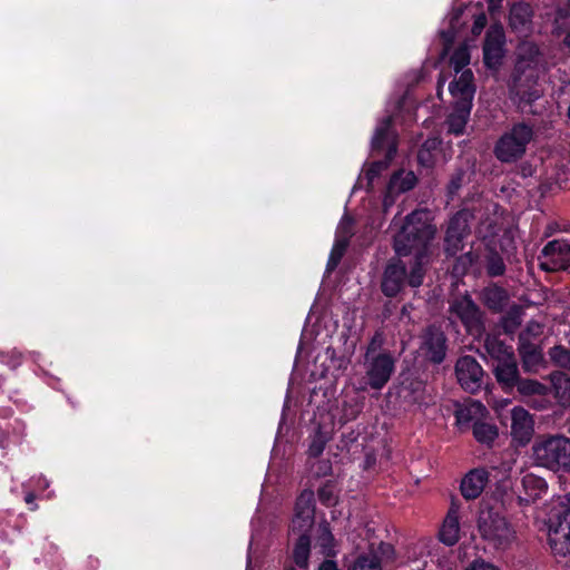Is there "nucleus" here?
Wrapping results in <instances>:
<instances>
[{
  "label": "nucleus",
  "instance_id": "1",
  "mask_svg": "<svg viewBox=\"0 0 570 570\" xmlns=\"http://www.w3.org/2000/svg\"><path fill=\"white\" fill-rule=\"evenodd\" d=\"M436 233L435 225L426 210H414L409 214L401 229L393 239V249L400 257H410V262L428 264L431 242Z\"/></svg>",
  "mask_w": 570,
  "mask_h": 570
},
{
  "label": "nucleus",
  "instance_id": "2",
  "mask_svg": "<svg viewBox=\"0 0 570 570\" xmlns=\"http://www.w3.org/2000/svg\"><path fill=\"white\" fill-rule=\"evenodd\" d=\"M426 268L420 262L403 261V257H392L385 265L381 278V292L389 298L396 297L407 286H422Z\"/></svg>",
  "mask_w": 570,
  "mask_h": 570
},
{
  "label": "nucleus",
  "instance_id": "3",
  "mask_svg": "<svg viewBox=\"0 0 570 570\" xmlns=\"http://www.w3.org/2000/svg\"><path fill=\"white\" fill-rule=\"evenodd\" d=\"M537 465L553 472H570V439L564 435H542L532 445Z\"/></svg>",
  "mask_w": 570,
  "mask_h": 570
},
{
  "label": "nucleus",
  "instance_id": "4",
  "mask_svg": "<svg viewBox=\"0 0 570 570\" xmlns=\"http://www.w3.org/2000/svg\"><path fill=\"white\" fill-rule=\"evenodd\" d=\"M533 138L534 126L532 124L527 121L515 122L497 140L493 150L494 156L501 163H514L524 156L527 147Z\"/></svg>",
  "mask_w": 570,
  "mask_h": 570
},
{
  "label": "nucleus",
  "instance_id": "5",
  "mask_svg": "<svg viewBox=\"0 0 570 570\" xmlns=\"http://www.w3.org/2000/svg\"><path fill=\"white\" fill-rule=\"evenodd\" d=\"M419 355L428 365L439 366L446 360L449 352V338L439 324H429L419 335Z\"/></svg>",
  "mask_w": 570,
  "mask_h": 570
},
{
  "label": "nucleus",
  "instance_id": "6",
  "mask_svg": "<svg viewBox=\"0 0 570 570\" xmlns=\"http://www.w3.org/2000/svg\"><path fill=\"white\" fill-rule=\"evenodd\" d=\"M449 311L463 325L466 333L481 337L485 332V315L472 296L465 292L450 302Z\"/></svg>",
  "mask_w": 570,
  "mask_h": 570
},
{
  "label": "nucleus",
  "instance_id": "7",
  "mask_svg": "<svg viewBox=\"0 0 570 570\" xmlns=\"http://www.w3.org/2000/svg\"><path fill=\"white\" fill-rule=\"evenodd\" d=\"M478 529L482 539L491 542L495 548L508 546L513 535L505 517L494 508L480 511Z\"/></svg>",
  "mask_w": 570,
  "mask_h": 570
},
{
  "label": "nucleus",
  "instance_id": "8",
  "mask_svg": "<svg viewBox=\"0 0 570 570\" xmlns=\"http://www.w3.org/2000/svg\"><path fill=\"white\" fill-rule=\"evenodd\" d=\"M473 214L469 209L458 210L448 223L443 248L446 257L455 256L464 249V240L471 235L470 220Z\"/></svg>",
  "mask_w": 570,
  "mask_h": 570
},
{
  "label": "nucleus",
  "instance_id": "9",
  "mask_svg": "<svg viewBox=\"0 0 570 570\" xmlns=\"http://www.w3.org/2000/svg\"><path fill=\"white\" fill-rule=\"evenodd\" d=\"M505 32L501 22H493L487 30L482 45V61L491 71H499L505 57Z\"/></svg>",
  "mask_w": 570,
  "mask_h": 570
},
{
  "label": "nucleus",
  "instance_id": "10",
  "mask_svg": "<svg viewBox=\"0 0 570 570\" xmlns=\"http://www.w3.org/2000/svg\"><path fill=\"white\" fill-rule=\"evenodd\" d=\"M394 353H382L364 357L365 384L372 390L381 391L391 380L395 371Z\"/></svg>",
  "mask_w": 570,
  "mask_h": 570
},
{
  "label": "nucleus",
  "instance_id": "11",
  "mask_svg": "<svg viewBox=\"0 0 570 570\" xmlns=\"http://www.w3.org/2000/svg\"><path fill=\"white\" fill-rule=\"evenodd\" d=\"M315 494L312 490H304L297 497L294 515L289 524V534L311 535V530L315 524Z\"/></svg>",
  "mask_w": 570,
  "mask_h": 570
},
{
  "label": "nucleus",
  "instance_id": "12",
  "mask_svg": "<svg viewBox=\"0 0 570 570\" xmlns=\"http://www.w3.org/2000/svg\"><path fill=\"white\" fill-rule=\"evenodd\" d=\"M539 267L548 273L567 271L570 268V242L553 239L542 248L539 257Z\"/></svg>",
  "mask_w": 570,
  "mask_h": 570
},
{
  "label": "nucleus",
  "instance_id": "13",
  "mask_svg": "<svg viewBox=\"0 0 570 570\" xmlns=\"http://www.w3.org/2000/svg\"><path fill=\"white\" fill-rule=\"evenodd\" d=\"M454 370L458 383L465 392L475 394L481 391L484 385V371L475 357L460 356Z\"/></svg>",
  "mask_w": 570,
  "mask_h": 570
},
{
  "label": "nucleus",
  "instance_id": "14",
  "mask_svg": "<svg viewBox=\"0 0 570 570\" xmlns=\"http://www.w3.org/2000/svg\"><path fill=\"white\" fill-rule=\"evenodd\" d=\"M397 394L410 404H422L425 400V382L414 368L403 367L399 373Z\"/></svg>",
  "mask_w": 570,
  "mask_h": 570
},
{
  "label": "nucleus",
  "instance_id": "15",
  "mask_svg": "<svg viewBox=\"0 0 570 570\" xmlns=\"http://www.w3.org/2000/svg\"><path fill=\"white\" fill-rule=\"evenodd\" d=\"M533 433L534 422L530 413L521 406L513 407L511 411L512 440L519 446H525L531 441Z\"/></svg>",
  "mask_w": 570,
  "mask_h": 570
},
{
  "label": "nucleus",
  "instance_id": "16",
  "mask_svg": "<svg viewBox=\"0 0 570 570\" xmlns=\"http://www.w3.org/2000/svg\"><path fill=\"white\" fill-rule=\"evenodd\" d=\"M533 9L525 1L511 4L508 16V26L517 36H528L532 30Z\"/></svg>",
  "mask_w": 570,
  "mask_h": 570
},
{
  "label": "nucleus",
  "instance_id": "17",
  "mask_svg": "<svg viewBox=\"0 0 570 570\" xmlns=\"http://www.w3.org/2000/svg\"><path fill=\"white\" fill-rule=\"evenodd\" d=\"M475 90L474 76L471 69L463 70L459 78H455L449 85V91L454 98L455 105L473 107Z\"/></svg>",
  "mask_w": 570,
  "mask_h": 570
},
{
  "label": "nucleus",
  "instance_id": "18",
  "mask_svg": "<svg viewBox=\"0 0 570 570\" xmlns=\"http://www.w3.org/2000/svg\"><path fill=\"white\" fill-rule=\"evenodd\" d=\"M490 473L484 468L470 470L462 479L460 491L465 500H474L481 495L489 482Z\"/></svg>",
  "mask_w": 570,
  "mask_h": 570
},
{
  "label": "nucleus",
  "instance_id": "19",
  "mask_svg": "<svg viewBox=\"0 0 570 570\" xmlns=\"http://www.w3.org/2000/svg\"><path fill=\"white\" fill-rule=\"evenodd\" d=\"M491 366L495 380L502 390L504 392H512L514 390L515 383H518V380L520 379V372L515 356L505 361L492 363Z\"/></svg>",
  "mask_w": 570,
  "mask_h": 570
},
{
  "label": "nucleus",
  "instance_id": "20",
  "mask_svg": "<svg viewBox=\"0 0 570 570\" xmlns=\"http://www.w3.org/2000/svg\"><path fill=\"white\" fill-rule=\"evenodd\" d=\"M510 299L508 291L491 282L480 292V301L493 314L502 313Z\"/></svg>",
  "mask_w": 570,
  "mask_h": 570
},
{
  "label": "nucleus",
  "instance_id": "21",
  "mask_svg": "<svg viewBox=\"0 0 570 570\" xmlns=\"http://www.w3.org/2000/svg\"><path fill=\"white\" fill-rule=\"evenodd\" d=\"M416 184L417 177L413 171L396 170L389 180L384 204L390 197L412 190Z\"/></svg>",
  "mask_w": 570,
  "mask_h": 570
},
{
  "label": "nucleus",
  "instance_id": "22",
  "mask_svg": "<svg viewBox=\"0 0 570 570\" xmlns=\"http://www.w3.org/2000/svg\"><path fill=\"white\" fill-rule=\"evenodd\" d=\"M521 484L525 493V497H517L519 505H528L530 502L540 498L541 494L548 490V484L546 480L532 473L525 474L521 480Z\"/></svg>",
  "mask_w": 570,
  "mask_h": 570
},
{
  "label": "nucleus",
  "instance_id": "23",
  "mask_svg": "<svg viewBox=\"0 0 570 570\" xmlns=\"http://www.w3.org/2000/svg\"><path fill=\"white\" fill-rule=\"evenodd\" d=\"M460 539V523L458 509L452 503L448 514L440 528L439 540L445 546L452 547Z\"/></svg>",
  "mask_w": 570,
  "mask_h": 570
},
{
  "label": "nucleus",
  "instance_id": "24",
  "mask_svg": "<svg viewBox=\"0 0 570 570\" xmlns=\"http://www.w3.org/2000/svg\"><path fill=\"white\" fill-rule=\"evenodd\" d=\"M393 126V118L392 116H386L383 118L377 127L375 128L371 147L373 151L380 153L384 149L386 150L389 146L395 144L396 141L394 139L391 140V129Z\"/></svg>",
  "mask_w": 570,
  "mask_h": 570
},
{
  "label": "nucleus",
  "instance_id": "25",
  "mask_svg": "<svg viewBox=\"0 0 570 570\" xmlns=\"http://www.w3.org/2000/svg\"><path fill=\"white\" fill-rule=\"evenodd\" d=\"M311 548V535L302 534L294 542L292 560L297 570L309 569Z\"/></svg>",
  "mask_w": 570,
  "mask_h": 570
},
{
  "label": "nucleus",
  "instance_id": "26",
  "mask_svg": "<svg viewBox=\"0 0 570 570\" xmlns=\"http://www.w3.org/2000/svg\"><path fill=\"white\" fill-rule=\"evenodd\" d=\"M471 110L472 107L454 104L452 112L446 118L448 131L454 136L463 135Z\"/></svg>",
  "mask_w": 570,
  "mask_h": 570
},
{
  "label": "nucleus",
  "instance_id": "27",
  "mask_svg": "<svg viewBox=\"0 0 570 570\" xmlns=\"http://www.w3.org/2000/svg\"><path fill=\"white\" fill-rule=\"evenodd\" d=\"M518 351L522 360V366L525 371H530L532 367L539 365L542 361V353L540 347L537 344L525 340L522 335L519 338Z\"/></svg>",
  "mask_w": 570,
  "mask_h": 570
},
{
  "label": "nucleus",
  "instance_id": "28",
  "mask_svg": "<svg viewBox=\"0 0 570 570\" xmlns=\"http://www.w3.org/2000/svg\"><path fill=\"white\" fill-rule=\"evenodd\" d=\"M315 540L321 549V553L325 558H334L336 556L335 538L332 533L331 525L326 520L318 523Z\"/></svg>",
  "mask_w": 570,
  "mask_h": 570
},
{
  "label": "nucleus",
  "instance_id": "29",
  "mask_svg": "<svg viewBox=\"0 0 570 570\" xmlns=\"http://www.w3.org/2000/svg\"><path fill=\"white\" fill-rule=\"evenodd\" d=\"M472 434L478 443L490 449L499 436V429L493 423L475 420L472 424Z\"/></svg>",
  "mask_w": 570,
  "mask_h": 570
},
{
  "label": "nucleus",
  "instance_id": "30",
  "mask_svg": "<svg viewBox=\"0 0 570 570\" xmlns=\"http://www.w3.org/2000/svg\"><path fill=\"white\" fill-rule=\"evenodd\" d=\"M442 140L439 137H429L417 150V164L425 168H433Z\"/></svg>",
  "mask_w": 570,
  "mask_h": 570
},
{
  "label": "nucleus",
  "instance_id": "31",
  "mask_svg": "<svg viewBox=\"0 0 570 570\" xmlns=\"http://www.w3.org/2000/svg\"><path fill=\"white\" fill-rule=\"evenodd\" d=\"M348 224V228L344 226V232L346 234V238L344 239H337L331 250L327 264H326V271L333 272L340 264L342 257L344 256L346 248L350 243V238L353 236V233L351 230V226L353 224V219L348 216L345 217Z\"/></svg>",
  "mask_w": 570,
  "mask_h": 570
},
{
  "label": "nucleus",
  "instance_id": "32",
  "mask_svg": "<svg viewBox=\"0 0 570 570\" xmlns=\"http://www.w3.org/2000/svg\"><path fill=\"white\" fill-rule=\"evenodd\" d=\"M454 262L452 264V275L456 278H461L469 274L471 268L479 262V254L474 250H469L461 255L452 256Z\"/></svg>",
  "mask_w": 570,
  "mask_h": 570
},
{
  "label": "nucleus",
  "instance_id": "33",
  "mask_svg": "<svg viewBox=\"0 0 570 570\" xmlns=\"http://www.w3.org/2000/svg\"><path fill=\"white\" fill-rule=\"evenodd\" d=\"M397 150V145L393 144L389 146L385 153V158L382 160H375L370 164L368 168L365 171V178L367 179V184L372 186L373 181L380 177V175L386 170L390 166V163L395 157Z\"/></svg>",
  "mask_w": 570,
  "mask_h": 570
},
{
  "label": "nucleus",
  "instance_id": "34",
  "mask_svg": "<svg viewBox=\"0 0 570 570\" xmlns=\"http://www.w3.org/2000/svg\"><path fill=\"white\" fill-rule=\"evenodd\" d=\"M484 347L488 354L491 356L492 363L514 357L512 347L498 340L497 337H488L485 340Z\"/></svg>",
  "mask_w": 570,
  "mask_h": 570
},
{
  "label": "nucleus",
  "instance_id": "35",
  "mask_svg": "<svg viewBox=\"0 0 570 570\" xmlns=\"http://www.w3.org/2000/svg\"><path fill=\"white\" fill-rule=\"evenodd\" d=\"M484 269L487 276L491 278L503 276L507 272L503 257L494 248H490L484 256Z\"/></svg>",
  "mask_w": 570,
  "mask_h": 570
},
{
  "label": "nucleus",
  "instance_id": "36",
  "mask_svg": "<svg viewBox=\"0 0 570 570\" xmlns=\"http://www.w3.org/2000/svg\"><path fill=\"white\" fill-rule=\"evenodd\" d=\"M514 390H517L521 396H543L548 394L549 387L538 380L520 377L518 383H515Z\"/></svg>",
  "mask_w": 570,
  "mask_h": 570
},
{
  "label": "nucleus",
  "instance_id": "37",
  "mask_svg": "<svg viewBox=\"0 0 570 570\" xmlns=\"http://www.w3.org/2000/svg\"><path fill=\"white\" fill-rule=\"evenodd\" d=\"M348 570H382V561L374 552H362L355 557Z\"/></svg>",
  "mask_w": 570,
  "mask_h": 570
},
{
  "label": "nucleus",
  "instance_id": "38",
  "mask_svg": "<svg viewBox=\"0 0 570 570\" xmlns=\"http://www.w3.org/2000/svg\"><path fill=\"white\" fill-rule=\"evenodd\" d=\"M317 498L321 504L324 507H335L338 503V497L336 494V482L333 480L325 481L317 490Z\"/></svg>",
  "mask_w": 570,
  "mask_h": 570
},
{
  "label": "nucleus",
  "instance_id": "39",
  "mask_svg": "<svg viewBox=\"0 0 570 570\" xmlns=\"http://www.w3.org/2000/svg\"><path fill=\"white\" fill-rule=\"evenodd\" d=\"M328 441L330 435L327 434V432H324L322 428L318 426L314 435L312 436L311 443L308 445V456L313 459L318 458L323 453Z\"/></svg>",
  "mask_w": 570,
  "mask_h": 570
},
{
  "label": "nucleus",
  "instance_id": "40",
  "mask_svg": "<svg viewBox=\"0 0 570 570\" xmlns=\"http://www.w3.org/2000/svg\"><path fill=\"white\" fill-rule=\"evenodd\" d=\"M513 82L511 91L518 98L520 104L531 106L540 98L541 94L537 88H523L522 86L517 85L515 78L513 79Z\"/></svg>",
  "mask_w": 570,
  "mask_h": 570
},
{
  "label": "nucleus",
  "instance_id": "41",
  "mask_svg": "<svg viewBox=\"0 0 570 570\" xmlns=\"http://www.w3.org/2000/svg\"><path fill=\"white\" fill-rule=\"evenodd\" d=\"M554 395L562 403H570V377L564 374L552 377Z\"/></svg>",
  "mask_w": 570,
  "mask_h": 570
},
{
  "label": "nucleus",
  "instance_id": "42",
  "mask_svg": "<svg viewBox=\"0 0 570 570\" xmlns=\"http://www.w3.org/2000/svg\"><path fill=\"white\" fill-rule=\"evenodd\" d=\"M521 311L518 306L510 308L501 318V326L505 334H513L521 325Z\"/></svg>",
  "mask_w": 570,
  "mask_h": 570
},
{
  "label": "nucleus",
  "instance_id": "43",
  "mask_svg": "<svg viewBox=\"0 0 570 570\" xmlns=\"http://www.w3.org/2000/svg\"><path fill=\"white\" fill-rule=\"evenodd\" d=\"M466 176V169L463 167H458L453 171L450 177V180L446 185V196L450 200H453L458 195L459 190L462 188Z\"/></svg>",
  "mask_w": 570,
  "mask_h": 570
},
{
  "label": "nucleus",
  "instance_id": "44",
  "mask_svg": "<svg viewBox=\"0 0 570 570\" xmlns=\"http://www.w3.org/2000/svg\"><path fill=\"white\" fill-rule=\"evenodd\" d=\"M383 345H384L383 334L381 332H375L366 346L364 357H371V356H375V355L382 354V353H393L392 351H390L387 348H383Z\"/></svg>",
  "mask_w": 570,
  "mask_h": 570
},
{
  "label": "nucleus",
  "instance_id": "45",
  "mask_svg": "<svg viewBox=\"0 0 570 570\" xmlns=\"http://www.w3.org/2000/svg\"><path fill=\"white\" fill-rule=\"evenodd\" d=\"M470 63V53L465 48L455 49L452 56L450 57V66L454 69V71L462 72L465 70L464 68Z\"/></svg>",
  "mask_w": 570,
  "mask_h": 570
},
{
  "label": "nucleus",
  "instance_id": "46",
  "mask_svg": "<svg viewBox=\"0 0 570 570\" xmlns=\"http://www.w3.org/2000/svg\"><path fill=\"white\" fill-rule=\"evenodd\" d=\"M551 360L559 366L570 370V350L562 346L557 345L550 351Z\"/></svg>",
  "mask_w": 570,
  "mask_h": 570
},
{
  "label": "nucleus",
  "instance_id": "47",
  "mask_svg": "<svg viewBox=\"0 0 570 570\" xmlns=\"http://www.w3.org/2000/svg\"><path fill=\"white\" fill-rule=\"evenodd\" d=\"M539 49L535 45H527L525 47L520 49L518 56V62L515 66V70H518L523 61H528L529 63H535L538 61Z\"/></svg>",
  "mask_w": 570,
  "mask_h": 570
},
{
  "label": "nucleus",
  "instance_id": "48",
  "mask_svg": "<svg viewBox=\"0 0 570 570\" xmlns=\"http://www.w3.org/2000/svg\"><path fill=\"white\" fill-rule=\"evenodd\" d=\"M22 354L17 351H12L1 355V362L7 364L11 370L17 368L21 364Z\"/></svg>",
  "mask_w": 570,
  "mask_h": 570
},
{
  "label": "nucleus",
  "instance_id": "49",
  "mask_svg": "<svg viewBox=\"0 0 570 570\" xmlns=\"http://www.w3.org/2000/svg\"><path fill=\"white\" fill-rule=\"evenodd\" d=\"M465 570H501L498 566L482 558L474 559Z\"/></svg>",
  "mask_w": 570,
  "mask_h": 570
},
{
  "label": "nucleus",
  "instance_id": "50",
  "mask_svg": "<svg viewBox=\"0 0 570 570\" xmlns=\"http://www.w3.org/2000/svg\"><path fill=\"white\" fill-rule=\"evenodd\" d=\"M487 21L488 20L484 13L476 16L473 21L472 33L475 36L480 35L482 30L485 28Z\"/></svg>",
  "mask_w": 570,
  "mask_h": 570
},
{
  "label": "nucleus",
  "instance_id": "51",
  "mask_svg": "<svg viewBox=\"0 0 570 570\" xmlns=\"http://www.w3.org/2000/svg\"><path fill=\"white\" fill-rule=\"evenodd\" d=\"M317 570H340L337 562L332 558H325L318 566Z\"/></svg>",
  "mask_w": 570,
  "mask_h": 570
},
{
  "label": "nucleus",
  "instance_id": "52",
  "mask_svg": "<svg viewBox=\"0 0 570 570\" xmlns=\"http://www.w3.org/2000/svg\"><path fill=\"white\" fill-rule=\"evenodd\" d=\"M455 419L459 423H465L471 421L472 416L469 410L461 409L455 412Z\"/></svg>",
  "mask_w": 570,
  "mask_h": 570
},
{
  "label": "nucleus",
  "instance_id": "53",
  "mask_svg": "<svg viewBox=\"0 0 570 570\" xmlns=\"http://www.w3.org/2000/svg\"><path fill=\"white\" fill-rule=\"evenodd\" d=\"M563 524H566V527L568 529V533L570 534V505L563 512L562 521L560 522V525H563Z\"/></svg>",
  "mask_w": 570,
  "mask_h": 570
},
{
  "label": "nucleus",
  "instance_id": "54",
  "mask_svg": "<svg viewBox=\"0 0 570 570\" xmlns=\"http://www.w3.org/2000/svg\"><path fill=\"white\" fill-rule=\"evenodd\" d=\"M562 42L570 50V31L566 33Z\"/></svg>",
  "mask_w": 570,
  "mask_h": 570
},
{
  "label": "nucleus",
  "instance_id": "55",
  "mask_svg": "<svg viewBox=\"0 0 570 570\" xmlns=\"http://www.w3.org/2000/svg\"><path fill=\"white\" fill-rule=\"evenodd\" d=\"M33 500H35V494L33 493H28L26 495V502L27 503H31Z\"/></svg>",
  "mask_w": 570,
  "mask_h": 570
},
{
  "label": "nucleus",
  "instance_id": "56",
  "mask_svg": "<svg viewBox=\"0 0 570 570\" xmlns=\"http://www.w3.org/2000/svg\"><path fill=\"white\" fill-rule=\"evenodd\" d=\"M554 31H556V33H557L558 36H560V33H561V28H560V27H556V28H554Z\"/></svg>",
  "mask_w": 570,
  "mask_h": 570
}]
</instances>
